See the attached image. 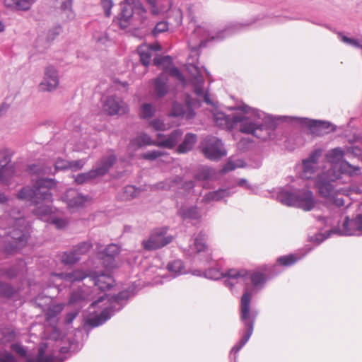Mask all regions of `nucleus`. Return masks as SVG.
I'll list each match as a JSON object with an SVG mask.
<instances>
[{"mask_svg":"<svg viewBox=\"0 0 362 362\" xmlns=\"http://www.w3.org/2000/svg\"><path fill=\"white\" fill-rule=\"evenodd\" d=\"M61 277L71 284L76 281H81L86 278H89L88 272L86 273L82 270H74L71 272L62 273L60 274Z\"/></svg>","mask_w":362,"mask_h":362,"instance_id":"obj_38","label":"nucleus"},{"mask_svg":"<svg viewBox=\"0 0 362 362\" xmlns=\"http://www.w3.org/2000/svg\"><path fill=\"white\" fill-rule=\"evenodd\" d=\"M231 194L230 187H220L218 189L207 192L204 195V199L206 202L220 201L225 197H230Z\"/></svg>","mask_w":362,"mask_h":362,"instance_id":"obj_32","label":"nucleus"},{"mask_svg":"<svg viewBox=\"0 0 362 362\" xmlns=\"http://www.w3.org/2000/svg\"><path fill=\"white\" fill-rule=\"evenodd\" d=\"M240 339L233 346V347L232 348V349L230 351V353L231 354L234 353L235 356L247 344V342L249 341V339L251 337L252 334L240 330Z\"/></svg>","mask_w":362,"mask_h":362,"instance_id":"obj_49","label":"nucleus"},{"mask_svg":"<svg viewBox=\"0 0 362 362\" xmlns=\"http://www.w3.org/2000/svg\"><path fill=\"white\" fill-rule=\"evenodd\" d=\"M250 280L252 284V288L251 290H247L250 291L252 295L262 290L269 279L263 271H256L250 275Z\"/></svg>","mask_w":362,"mask_h":362,"instance_id":"obj_24","label":"nucleus"},{"mask_svg":"<svg viewBox=\"0 0 362 362\" xmlns=\"http://www.w3.org/2000/svg\"><path fill=\"white\" fill-rule=\"evenodd\" d=\"M276 17H278V16L267 12L266 13H259L255 17H252L250 20L243 22L230 23L226 25L223 29L209 32L206 38L200 41L197 47H192V51L198 53L199 49L200 48L206 47L207 46V43L209 42H220L226 37L238 33V32L246 29L249 26L257 23L258 21H263L266 18L272 19Z\"/></svg>","mask_w":362,"mask_h":362,"instance_id":"obj_3","label":"nucleus"},{"mask_svg":"<svg viewBox=\"0 0 362 362\" xmlns=\"http://www.w3.org/2000/svg\"><path fill=\"white\" fill-rule=\"evenodd\" d=\"M252 293L245 290L240 297L239 305L240 321L243 325L240 329L252 334L255 327V320L258 315V311L251 307Z\"/></svg>","mask_w":362,"mask_h":362,"instance_id":"obj_7","label":"nucleus"},{"mask_svg":"<svg viewBox=\"0 0 362 362\" xmlns=\"http://www.w3.org/2000/svg\"><path fill=\"white\" fill-rule=\"evenodd\" d=\"M117 161V157L115 153L103 156L100 158L95 168L93 169L98 177L107 174L110 170Z\"/></svg>","mask_w":362,"mask_h":362,"instance_id":"obj_20","label":"nucleus"},{"mask_svg":"<svg viewBox=\"0 0 362 362\" xmlns=\"http://www.w3.org/2000/svg\"><path fill=\"white\" fill-rule=\"evenodd\" d=\"M73 0H64L62 1L60 9L64 13L68 20L74 18L75 14L72 10Z\"/></svg>","mask_w":362,"mask_h":362,"instance_id":"obj_55","label":"nucleus"},{"mask_svg":"<svg viewBox=\"0 0 362 362\" xmlns=\"http://www.w3.org/2000/svg\"><path fill=\"white\" fill-rule=\"evenodd\" d=\"M62 30L63 28L59 24H57L49 29L46 36V41L49 43L52 42L61 34Z\"/></svg>","mask_w":362,"mask_h":362,"instance_id":"obj_56","label":"nucleus"},{"mask_svg":"<svg viewBox=\"0 0 362 362\" xmlns=\"http://www.w3.org/2000/svg\"><path fill=\"white\" fill-rule=\"evenodd\" d=\"M215 170L209 166H203L194 175V178L199 181H208L215 175Z\"/></svg>","mask_w":362,"mask_h":362,"instance_id":"obj_42","label":"nucleus"},{"mask_svg":"<svg viewBox=\"0 0 362 362\" xmlns=\"http://www.w3.org/2000/svg\"><path fill=\"white\" fill-rule=\"evenodd\" d=\"M57 181L54 178L40 177L33 187H23L17 194L19 200L28 201L37 205L42 202H52L53 194L51 189L57 186Z\"/></svg>","mask_w":362,"mask_h":362,"instance_id":"obj_4","label":"nucleus"},{"mask_svg":"<svg viewBox=\"0 0 362 362\" xmlns=\"http://www.w3.org/2000/svg\"><path fill=\"white\" fill-rule=\"evenodd\" d=\"M170 115L174 117L187 116V110L185 109V105L177 101L173 102L170 110Z\"/></svg>","mask_w":362,"mask_h":362,"instance_id":"obj_52","label":"nucleus"},{"mask_svg":"<svg viewBox=\"0 0 362 362\" xmlns=\"http://www.w3.org/2000/svg\"><path fill=\"white\" fill-rule=\"evenodd\" d=\"M10 236L18 247L25 246L30 235V226L24 219H18L10 231Z\"/></svg>","mask_w":362,"mask_h":362,"instance_id":"obj_13","label":"nucleus"},{"mask_svg":"<svg viewBox=\"0 0 362 362\" xmlns=\"http://www.w3.org/2000/svg\"><path fill=\"white\" fill-rule=\"evenodd\" d=\"M138 54L141 64L144 66L148 67L151 62L152 53L150 52L149 49H147L146 48L144 49L143 47H139L138 48Z\"/></svg>","mask_w":362,"mask_h":362,"instance_id":"obj_51","label":"nucleus"},{"mask_svg":"<svg viewBox=\"0 0 362 362\" xmlns=\"http://www.w3.org/2000/svg\"><path fill=\"white\" fill-rule=\"evenodd\" d=\"M37 0H4V5L7 8H14L17 11H28Z\"/></svg>","mask_w":362,"mask_h":362,"instance_id":"obj_33","label":"nucleus"},{"mask_svg":"<svg viewBox=\"0 0 362 362\" xmlns=\"http://www.w3.org/2000/svg\"><path fill=\"white\" fill-rule=\"evenodd\" d=\"M84 300L85 298L81 292L78 291H74L70 293V296L69 298V304L76 305L83 301Z\"/></svg>","mask_w":362,"mask_h":362,"instance_id":"obj_62","label":"nucleus"},{"mask_svg":"<svg viewBox=\"0 0 362 362\" xmlns=\"http://www.w3.org/2000/svg\"><path fill=\"white\" fill-rule=\"evenodd\" d=\"M18 295V290L11 283L0 280V298L12 300Z\"/></svg>","mask_w":362,"mask_h":362,"instance_id":"obj_28","label":"nucleus"},{"mask_svg":"<svg viewBox=\"0 0 362 362\" xmlns=\"http://www.w3.org/2000/svg\"><path fill=\"white\" fill-rule=\"evenodd\" d=\"M133 296V292L129 289L122 290L117 293L111 295L108 298V306L103 309L100 313H92L86 317L84 329L87 335L90 329L103 325L117 313L121 311Z\"/></svg>","mask_w":362,"mask_h":362,"instance_id":"obj_2","label":"nucleus"},{"mask_svg":"<svg viewBox=\"0 0 362 362\" xmlns=\"http://www.w3.org/2000/svg\"><path fill=\"white\" fill-rule=\"evenodd\" d=\"M168 226L156 228L152 230L148 238L142 240V247L146 251H153L161 249L172 243L174 237L168 234Z\"/></svg>","mask_w":362,"mask_h":362,"instance_id":"obj_9","label":"nucleus"},{"mask_svg":"<svg viewBox=\"0 0 362 362\" xmlns=\"http://www.w3.org/2000/svg\"><path fill=\"white\" fill-rule=\"evenodd\" d=\"M49 223L55 226L57 229H63L68 225V221L63 218L53 215L50 217Z\"/></svg>","mask_w":362,"mask_h":362,"instance_id":"obj_61","label":"nucleus"},{"mask_svg":"<svg viewBox=\"0 0 362 362\" xmlns=\"http://www.w3.org/2000/svg\"><path fill=\"white\" fill-rule=\"evenodd\" d=\"M139 192V189L134 185H127L123 189L124 197L127 199H132L136 197Z\"/></svg>","mask_w":362,"mask_h":362,"instance_id":"obj_58","label":"nucleus"},{"mask_svg":"<svg viewBox=\"0 0 362 362\" xmlns=\"http://www.w3.org/2000/svg\"><path fill=\"white\" fill-rule=\"evenodd\" d=\"M120 12L114 18L113 22L118 25L121 30L127 29L134 15V11L131 5L124 0L120 3Z\"/></svg>","mask_w":362,"mask_h":362,"instance_id":"obj_16","label":"nucleus"},{"mask_svg":"<svg viewBox=\"0 0 362 362\" xmlns=\"http://www.w3.org/2000/svg\"><path fill=\"white\" fill-rule=\"evenodd\" d=\"M119 252L120 249L117 245L109 244L98 252V257L107 266L112 267L115 262V257Z\"/></svg>","mask_w":362,"mask_h":362,"instance_id":"obj_21","label":"nucleus"},{"mask_svg":"<svg viewBox=\"0 0 362 362\" xmlns=\"http://www.w3.org/2000/svg\"><path fill=\"white\" fill-rule=\"evenodd\" d=\"M310 251V247L302 249L296 253H289L288 255L279 256L277 257L276 260L281 267H289L303 259Z\"/></svg>","mask_w":362,"mask_h":362,"instance_id":"obj_19","label":"nucleus"},{"mask_svg":"<svg viewBox=\"0 0 362 362\" xmlns=\"http://www.w3.org/2000/svg\"><path fill=\"white\" fill-rule=\"evenodd\" d=\"M59 76L57 69L52 65L45 68L44 76L39 84V90L42 92H52L59 86Z\"/></svg>","mask_w":362,"mask_h":362,"instance_id":"obj_14","label":"nucleus"},{"mask_svg":"<svg viewBox=\"0 0 362 362\" xmlns=\"http://www.w3.org/2000/svg\"><path fill=\"white\" fill-rule=\"evenodd\" d=\"M166 269L174 278L187 273L185 263L180 259L170 261L166 265Z\"/></svg>","mask_w":362,"mask_h":362,"instance_id":"obj_30","label":"nucleus"},{"mask_svg":"<svg viewBox=\"0 0 362 362\" xmlns=\"http://www.w3.org/2000/svg\"><path fill=\"white\" fill-rule=\"evenodd\" d=\"M350 228L353 235H362V213L350 217Z\"/></svg>","mask_w":362,"mask_h":362,"instance_id":"obj_43","label":"nucleus"},{"mask_svg":"<svg viewBox=\"0 0 362 362\" xmlns=\"http://www.w3.org/2000/svg\"><path fill=\"white\" fill-rule=\"evenodd\" d=\"M298 127L307 128L311 133L323 135L337 131V127L329 121L298 117Z\"/></svg>","mask_w":362,"mask_h":362,"instance_id":"obj_10","label":"nucleus"},{"mask_svg":"<svg viewBox=\"0 0 362 362\" xmlns=\"http://www.w3.org/2000/svg\"><path fill=\"white\" fill-rule=\"evenodd\" d=\"M187 255L192 263L197 267L204 268L212 261L211 251L206 243L205 235L200 232L189 245Z\"/></svg>","mask_w":362,"mask_h":362,"instance_id":"obj_5","label":"nucleus"},{"mask_svg":"<svg viewBox=\"0 0 362 362\" xmlns=\"http://www.w3.org/2000/svg\"><path fill=\"white\" fill-rule=\"evenodd\" d=\"M334 169H337L339 173V175H337L339 176V178L340 177V175H349L352 176L358 175L361 173L360 167L351 165L345 159L336 164Z\"/></svg>","mask_w":362,"mask_h":362,"instance_id":"obj_27","label":"nucleus"},{"mask_svg":"<svg viewBox=\"0 0 362 362\" xmlns=\"http://www.w3.org/2000/svg\"><path fill=\"white\" fill-rule=\"evenodd\" d=\"M156 110L152 103H143L139 111V117L142 119H149L156 114Z\"/></svg>","mask_w":362,"mask_h":362,"instance_id":"obj_41","label":"nucleus"},{"mask_svg":"<svg viewBox=\"0 0 362 362\" xmlns=\"http://www.w3.org/2000/svg\"><path fill=\"white\" fill-rule=\"evenodd\" d=\"M223 278L225 279L223 284L226 287L232 290L235 285L238 284L240 279H244L247 275L246 270H240L238 269H228L224 274Z\"/></svg>","mask_w":362,"mask_h":362,"instance_id":"obj_22","label":"nucleus"},{"mask_svg":"<svg viewBox=\"0 0 362 362\" xmlns=\"http://www.w3.org/2000/svg\"><path fill=\"white\" fill-rule=\"evenodd\" d=\"M88 276L93 285L100 291H105L110 290L114 284V279L110 274L104 272L88 271Z\"/></svg>","mask_w":362,"mask_h":362,"instance_id":"obj_15","label":"nucleus"},{"mask_svg":"<svg viewBox=\"0 0 362 362\" xmlns=\"http://www.w3.org/2000/svg\"><path fill=\"white\" fill-rule=\"evenodd\" d=\"M185 105L187 107V119H190L194 118L196 115L194 107H201L202 101L193 98L189 94H187L185 98Z\"/></svg>","mask_w":362,"mask_h":362,"instance_id":"obj_36","label":"nucleus"},{"mask_svg":"<svg viewBox=\"0 0 362 362\" xmlns=\"http://www.w3.org/2000/svg\"><path fill=\"white\" fill-rule=\"evenodd\" d=\"M322 155V151L320 148L313 151L308 158L302 160V175L307 177L308 175H312L316 171V164Z\"/></svg>","mask_w":362,"mask_h":362,"instance_id":"obj_18","label":"nucleus"},{"mask_svg":"<svg viewBox=\"0 0 362 362\" xmlns=\"http://www.w3.org/2000/svg\"><path fill=\"white\" fill-rule=\"evenodd\" d=\"M93 245L88 241H83L73 246L72 249L75 251L78 257L85 255L89 252Z\"/></svg>","mask_w":362,"mask_h":362,"instance_id":"obj_54","label":"nucleus"},{"mask_svg":"<svg viewBox=\"0 0 362 362\" xmlns=\"http://www.w3.org/2000/svg\"><path fill=\"white\" fill-rule=\"evenodd\" d=\"M27 362H54V358L49 354H45L43 351L40 352L35 358H30Z\"/></svg>","mask_w":362,"mask_h":362,"instance_id":"obj_63","label":"nucleus"},{"mask_svg":"<svg viewBox=\"0 0 362 362\" xmlns=\"http://www.w3.org/2000/svg\"><path fill=\"white\" fill-rule=\"evenodd\" d=\"M120 100L116 95H110L107 98L103 107L110 115L119 114L121 110Z\"/></svg>","mask_w":362,"mask_h":362,"instance_id":"obj_34","label":"nucleus"},{"mask_svg":"<svg viewBox=\"0 0 362 362\" xmlns=\"http://www.w3.org/2000/svg\"><path fill=\"white\" fill-rule=\"evenodd\" d=\"M33 214L40 219L49 221L50 217L53 216L52 209L48 205H40L33 210Z\"/></svg>","mask_w":362,"mask_h":362,"instance_id":"obj_45","label":"nucleus"},{"mask_svg":"<svg viewBox=\"0 0 362 362\" xmlns=\"http://www.w3.org/2000/svg\"><path fill=\"white\" fill-rule=\"evenodd\" d=\"M315 204L316 201L313 192L306 190L302 194H299L295 207L303 209L305 211H310L314 209Z\"/></svg>","mask_w":362,"mask_h":362,"instance_id":"obj_23","label":"nucleus"},{"mask_svg":"<svg viewBox=\"0 0 362 362\" xmlns=\"http://www.w3.org/2000/svg\"><path fill=\"white\" fill-rule=\"evenodd\" d=\"M177 216L181 217L183 220L191 219L196 220L198 219L199 212L197 207L196 206H191L189 207H185L184 206H181L177 212Z\"/></svg>","mask_w":362,"mask_h":362,"instance_id":"obj_37","label":"nucleus"},{"mask_svg":"<svg viewBox=\"0 0 362 362\" xmlns=\"http://www.w3.org/2000/svg\"><path fill=\"white\" fill-rule=\"evenodd\" d=\"M182 135V130L180 129H175L167 136L162 133H158L157 134L158 141L156 142H153L151 137L147 133L143 132L132 140L131 143L133 146H136L137 147L155 145L158 147L172 149L177 145Z\"/></svg>","mask_w":362,"mask_h":362,"instance_id":"obj_6","label":"nucleus"},{"mask_svg":"<svg viewBox=\"0 0 362 362\" xmlns=\"http://www.w3.org/2000/svg\"><path fill=\"white\" fill-rule=\"evenodd\" d=\"M334 171L332 173L330 170L319 174L315 180V187L320 196L329 199L332 197L335 192L333 182L339 179L335 176Z\"/></svg>","mask_w":362,"mask_h":362,"instance_id":"obj_11","label":"nucleus"},{"mask_svg":"<svg viewBox=\"0 0 362 362\" xmlns=\"http://www.w3.org/2000/svg\"><path fill=\"white\" fill-rule=\"evenodd\" d=\"M361 139L359 135H354L352 139H349V146H346V154H351L354 157L362 156V145L356 144Z\"/></svg>","mask_w":362,"mask_h":362,"instance_id":"obj_39","label":"nucleus"},{"mask_svg":"<svg viewBox=\"0 0 362 362\" xmlns=\"http://www.w3.org/2000/svg\"><path fill=\"white\" fill-rule=\"evenodd\" d=\"M73 177L74 182L76 185H83L97 178L98 177L93 169H91L88 172L81 173L76 175H73Z\"/></svg>","mask_w":362,"mask_h":362,"instance_id":"obj_46","label":"nucleus"},{"mask_svg":"<svg viewBox=\"0 0 362 362\" xmlns=\"http://www.w3.org/2000/svg\"><path fill=\"white\" fill-rule=\"evenodd\" d=\"M180 182H181L180 175H175L158 182L156 187L158 189L173 192L175 197H179L180 192L177 189L179 188Z\"/></svg>","mask_w":362,"mask_h":362,"instance_id":"obj_25","label":"nucleus"},{"mask_svg":"<svg viewBox=\"0 0 362 362\" xmlns=\"http://www.w3.org/2000/svg\"><path fill=\"white\" fill-rule=\"evenodd\" d=\"M80 259L81 257L77 255L73 249H71L69 251H65L63 252L61 260L64 265L71 266L76 264Z\"/></svg>","mask_w":362,"mask_h":362,"instance_id":"obj_48","label":"nucleus"},{"mask_svg":"<svg viewBox=\"0 0 362 362\" xmlns=\"http://www.w3.org/2000/svg\"><path fill=\"white\" fill-rule=\"evenodd\" d=\"M70 168V161L59 158L54 163V172L63 171Z\"/></svg>","mask_w":362,"mask_h":362,"instance_id":"obj_64","label":"nucleus"},{"mask_svg":"<svg viewBox=\"0 0 362 362\" xmlns=\"http://www.w3.org/2000/svg\"><path fill=\"white\" fill-rule=\"evenodd\" d=\"M276 260V263L273 264H264L262 267V270L267 275L268 279H273L282 273L283 269Z\"/></svg>","mask_w":362,"mask_h":362,"instance_id":"obj_44","label":"nucleus"},{"mask_svg":"<svg viewBox=\"0 0 362 362\" xmlns=\"http://www.w3.org/2000/svg\"><path fill=\"white\" fill-rule=\"evenodd\" d=\"M223 274L224 272H221L220 269L212 267L206 269L203 272L199 269H195L192 272L193 275L204 276L206 279L216 281L223 279V276H224Z\"/></svg>","mask_w":362,"mask_h":362,"instance_id":"obj_31","label":"nucleus"},{"mask_svg":"<svg viewBox=\"0 0 362 362\" xmlns=\"http://www.w3.org/2000/svg\"><path fill=\"white\" fill-rule=\"evenodd\" d=\"M62 308L59 305H50L47 309L45 316L47 320H52L57 317L61 312Z\"/></svg>","mask_w":362,"mask_h":362,"instance_id":"obj_60","label":"nucleus"},{"mask_svg":"<svg viewBox=\"0 0 362 362\" xmlns=\"http://www.w3.org/2000/svg\"><path fill=\"white\" fill-rule=\"evenodd\" d=\"M247 119V113H240L230 115L223 112H217L214 114V120L217 126L223 129H232L239 124L240 131L243 133V127L245 120Z\"/></svg>","mask_w":362,"mask_h":362,"instance_id":"obj_12","label":"nucleus"},{"mask_svg":"<svg viewBox=\"0 0 362 362\" xmlns=\"http://www.w3.org/2000/svg\"><path fill=\"white\" fill-rule=\"evenodd\" d=\"M200 149L204 157L217 161L227 155L222 140L213 135L206 136L200 143Z\"/></svg>","mask_w":362,"mask_h":362,"instance_id":"obj_8","label":"nucleus"},{"mask_svg":"<svg viewBox=\"0 0 362 362\" xmlns=\"http://www.w3.org/2000/svg\"><path fill=\"white\" fill-rule=\"evenodd\" d=\"M338 37L341 42L355 48H362V40L349 37L342 33H338Z\"/></svg>","mask_w":362,"mask_h":362,"instance_id":"obj_53","label":"nucleus"},{"mask_svg":"<svg viewBox=\"0 0 362 362\" xmlns=\"http://www.w3.org/2000/svg\"><path fill=\"white\" fill-rule=\"evenodd\" d=\"M352 231L350 228V216H346L341 228L339 227H334L327 230L326 233L327 237L329 238L332 234H337L339 236H353Z\"/></svg>","mask_w":362,"mask_h":362,"instance_id":"obj_29","label":"nucleus"},{"mask_svg":"<svg viewBox=\"0 0 362 362\" xmlns=\"http://www.w3.org/2000/svg\"><path fill=\"white\" fill-rule=\"evenodd\" d=\"M19 274V269L16 265H11L8 267L0 268V277L8 280L16 279Z\"/></svg>","mask_w":362,"mask_h":362,"instance_id":"obj_47","label":"nucleus"},{"mask_svg":"<svg viewBox=\"0 0 362 362\" xmlns=\"http://www.w3.org/2000/svg\"><path fill=\"white\" fill-rule=\"evenodd\" d=\"M197 135L192 133H187L181 144L177 146L179 153H186L191 151L197 142Z\"/></svg>","mask_w":362,"mask_h":362,"instance_id":"obj_35","label":"nucleus"},{"mask_svg":"<svg viewBox=\"0 0 362 362\" xmlns=\"http://www.w3.org/2000/svg\"><path fill=\"white\" fill-rule=\"evenodd\" d=\"M234 110L247 113V119L243 124V133L252 134L262 141L275 139L276 130L281 123L298 127V116L268 114L246 104L238 105Z\"/></svg>","mask_w":362,"mask_h":362,"instance_id":"obj_1","label":"nucleus"},{"mask_svg":"<svg viewBox=\"0 0 362 362\" xmlns=\"http://www.w3.org/2000/svg\"><path fill=\"white\" fill-rule=\"evenodd\" d=\"M181 182H179V188L177 189V191L180 192L179 197H182L183 196L182 193L180 190H183L185 193H189L195 187V181L193 180H184L183 177L180 175Z\"/></svg>","mask_w":362,"mask_h":362,"instance_id":"obj_50","label":"nucleus"},{"mask_svg":"<svg viewBox=\"0 0 362 362\" xmlns=\"http://www.w3.org/2000/svg\"><path fill=\"white\" fill-rule=\"evenodd\" d=\"M298 195L299 194L296 192L285 189H281L277 192L276 199L284 205L295 207Z\"/></svg>","mask_w":362,"mask_h":362,"instance_id":"obj_26","label":"nucleus"},{"mask_svg":"<svg viewBox=\"0 0 362 362\" xmlns=\"http://www.w3.org/2000/svg\"><path fill=\"white\" fill-rule=\"evenodd\" d=\"M165 155V153L164 151L153 149L144 153L142 154V158L147 160L153 161Z\"/></svg>","mask_w":362,"mask_h":362,"instance_id":"obj_57","label":"nucleus"},{"mask_svg":"<svg viewBox=\"0 0 362 362\" xmlns=\"http://www.w3.org/2000/svg\"><path fill=\"white\" fill-rule=\"evenodd\" d=\"M346 154V146L344 148H342L341 147H335L329 151L327 154V157L330 162L336 163V164H337L344 160V157Z\"/></svg>","mask_w":362,"mask_h":362,"instance_id":"obj_40","label":"nucleus"},{"mask_svg":"<svg viewBox=\"0 0 362 362\" xmlns=\"http://www.w3.org/2000/svg\"><path fill=\"white\" fill-rule=\"evenodd\" d=\"M153 95L156 100L163 98L169 92L168 78L160 74L153 80Z\"/></svg>","mask_w":362,"mask_h":362,"instance_id":"obj_17","label":"nucleus"},{"mask_svg":"<svg viewBox=\"0 0 362 362\" xmlns=\"http://www.w3.org/2000/svg\"><path fill=\"white\" fill-rule=\"evenodd\" d=\"M129 4L131 5L133 8L134 13H137L139 15H142L146 12L145 7L139 0H126Z\"/></svg>","mask_w":362,"mask_h":362,"instance_id":"obj_59","label":"nucleus"}]
</instances>
